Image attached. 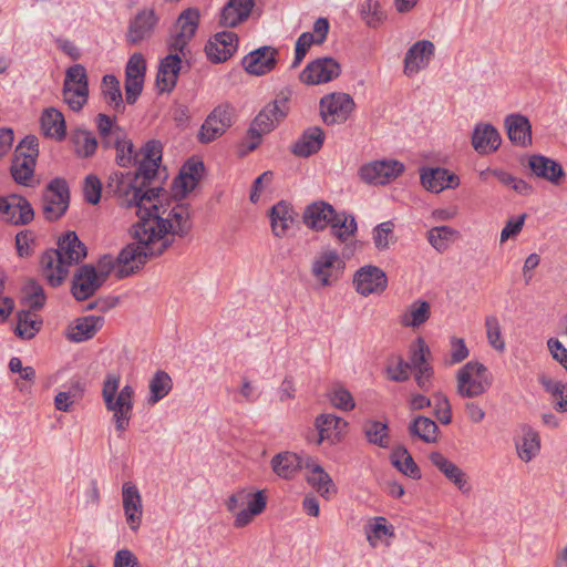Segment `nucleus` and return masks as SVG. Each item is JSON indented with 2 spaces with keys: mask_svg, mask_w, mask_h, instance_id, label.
Instances as JSON below:
<instances>
[{
  "mask_svg": "<svg viewBox=\"0 0 567 567\" xmlns=\"http://www.w3.org/2000/svg\"><path fill=\"white\" fill-rule=\"evenodd\" d=\"M187 209L183 206L171 210L168 217L163 218L151 209L145 210L142 221L132 226L131 235L134 243L127 244L121 251L118 261L126 265L137 260V267H144L148 259L161 256L171 245L168 234L185 237L190 230Z\"/></svg>",
  "mask_w": 567,
  "mask_h": 567,
  "instance_id": "f257e3e1",
  "label": "nucleus"
},
{
  "mask_svg": "<svg viewBox=\"0 0 567 567\" xmlns=\"http://www.w3.org/2000/svg\"><path fill=\"white\" fill-rule=\"evenodd\" d=\"M87 255L86 246L75 231H66L58 239V248L47 249L41 258L42 274L51 287L62 285L69 272V267L80 264Z\"/></svg>",
  "mask_w": 567,
  "mask_h": 567,
  "instance_id": "f03ea898",
  "label": "nucleus"
},
{
  "mask_svg": "<svg viewBox=\"0 0 567 567\" xmlns=\"http://www.w3.org/2000/svg\"><path fill=\"white\" fill-rule=\"evenodd\" d=\"M120 377L109 373L103 383V399L109 411L113 412V422L121 435L127 430L133 411L134 390L126 384L118 392Z\"/></svg>",
  "mask_w": 567,
  "mask_h": 567,
  "instance_id": "7ed1b4c3",
  "label": "nucleus"
},
{
  "mask_svg": "<svg viewBox=\"0 0 567 567\" xmlns=\"http://www.w3.org/2000/svg\"><path fill=\"white\" fill-rule=\"evenodd\" d=\"M288 100L287 95L280 94L256 115L248 130V136L255 141L248 144L245 153L256 150L261 136L271 132L276 123L287 115Z\"/></svg>",
  "mask_w": 567,
  "mask_h": 567,
  "instance_id": "20e7f679",
  "label": "nucleus"
},
{
  "mask_svg": "<svg viewBox=\"0 0 567 567\" xmlns=\"http://www.w3.org/2000/svg\"><path fill=\"white\" fill-rule=\"evenodd\" d=\"M267 506V496L264 491L255 493L245 489L233 494L227 501V509L235 513L234 526L241 528L247 526L255 516L261 514Z\"/></svg>",
  "mask_w": 567,
  "mask_h": 567,
  "instance_id": "39448f33",
  "label": "nucleus"
},
{
  "mask_svg": "<svg viewBox=\"0 0 567 567\" xmlns=\"http://www.w3.org/2000/svg\"><path fill=\"white\" fill-rule=\"evenodd\" d=\"M457 394L462 398H476L492 384L487 368L478 361L465 363L456 374Z\"/></svg>",
  "mask_w": 567,
  "mask_h": 567,
  "instance_id": "423d86ee",
  "label": "nucleus"
},
{
  "mask_svg": "<svg viewBox=\"0 0 567 567\" xmlns=\"http://www.w3.org/2000/svg\"><path fill=\"white\" fill-rule=\"evenodd\" d=\"M43 213L48 220L60 219L68 210L70 189L66 181L55 177L49 182L43 194Z\"/></svg>",
  "mask_w": 567,
  "mask_h": 567,
  "instance_id": "0eeeda50",
  "label": "nucleus"
},
{
  "mask_svg": "<svg viewBox=\"0 0 567 567\" xmlns=\"http://www.w3.org/2000/svg\"><path fill=\"white\" fill-rule=\"evenodd\" d=\"M403 171L404 165L396 159H380L362 165L358 175L365 184L385 185L400 176Z\"/></svg>",
  "mask_w": 567,
  "mask_h": 567,
  "instance_id": "6e6552de",
  "label": "nucleus"
},
{
  "mask_svg": "<svg viewBox=\"0 0 567 567\" xmlns=\"http://www.w3.org/2000/svg\"><path fill=\"white\" fill-rule=\"evenodd\" d=\"M205 173V164L195 157L188 158L172 183L173 196L177 200L185 199L192 193Z\"/></svg>",
  "mask_w": 567,
  "mask_h": 567,
  "instance_id": "1a4fd4ad",
  "label": "nucleus"
},
{
  "mask_svg": "<svg viewBox=\"0 0 567 567\" xmlns=\"http://www.w3.org/2000/svg\"><path fill=\"white\" fill-rule=\"evenodd\" d=\"M234 109L228 104L216 106L202 124L198 141L208 144L223 135L233 123Z\"/></svg>",
  "mask_w": 567,
  "mask_h": 567,
  "instance_id": "9d476101",
  "label": "nucleus"
},
{
  "mask_svg": "<svg viewBox=\"0 0 567 567\" xmlns=\"http://www.w3.org/2000/svg\"><path fill=\"white\" fill-rule=\"evenodd\" d=\"M198 20L199 12L193 8L186 9L179 14L168 42L171 50L179 51L185 55L184 50L197 30Z\"/></svg>",
  "mask_w": 567,
  "mask_h": 567,
  "instance_id": "9b49d317",
  "label": "nucleus"
},
{
  "mask_svg": "<svg viewBox=\"0 0 567 567\" xmlns=\"http://www.w3.org/2000/svg\"><path fill=\"white\" fill-rule=\"evenodd\" d=\"M95 266L91 264L81 265L73 275L71 293L78 301L91 298L102 286Z\"/></svg>",
  "mask_w": 567,
  "mask_h": 567,
  "instance_id": "f8f14e48",
  "label": "nucleus"
},
{
  "mask_svg": "<svg viewBox=\"0 0 567 567\" xmlns=\"http://www.w3.org/2000/svg\"><path fill=\"white\" fill-rule=\"evenodd\" d=\"M353 107V99L346 93H331L320 101V113L326 124L346 122Z\"/></svg>",
  "mask_w": 567,
  "mask_h": 567,
  "instance_id": "ddd939ff",
  "label": "nucleus"
},
{
  "mask_svg": "<svg viewBox=\"0 0 567 567\" xmlns=\"http://www.w3.org/2000/svg\"><path fill=\"white\" fill-rule=\"evenodd\" d=\"M89 97L87 73H65L63 99L69 107L78 112L83 109Z\"/></svg>",
  "mask_w": 567,
  "mask_h": 567,
  "instance_id": "4468645a",
  "label": "nucleus"
},
{
  "mask_svg": "<svg viewBox=\"0 0 567 567\" xmlns=\"http://www.w3.org/2000/svg\"><path fill=\"white\" fill-rule=\"evenodd\" d=\"M353 285L361 296L380 293L388 286L385 272L377 266L368 265L361 267L353 276Z\"/></svg>",
  "mask_w": 567,
  "mask_h": 567,
  "instance_id": "2eb2a0df",
  "label": "nucleus"
},
{
  "mask_svg": "<svg viewBox=\"0 0 567 567\" xmlns=\"http://www.w3.org/2000/svg\"><path fill=\"white\" fill-rule=\"evenodd\" d=\"M157 20L152 9L138 11L128 23L126 41L132 45H138L150 40L155 31Z\"/></svg>",
  "mask_w": 567,
  "mask_h": 567,
  "instance_id": "dca6fc26",
  "label": "nucleus"
},
{
  "mask_svg": "<svg viewBox=\"0 0 567 567\" xmlns=\"http://www.w3.org/2000/svg\"><path fill=\"white\" fill-rule=\"evenodd\" d=\"M238 37L233 31L217 32L205 45V53L213 63L227 61L237 50Z\"/></svg>",
  "mask_w": 567,
  "mask_h": 567,
  "instance_id": "f3484780",
  "label": "nucleus"
},
{
  "mask_svg": "<svg viewBox=\"0 0 567 567\" xmlns=\"http://www.w3.org/2000/svg\"><path fill=\"white\" fill-rule=\"evenodd\" d=\"M526 166L530 169L532 175L554 185H559L565 176V171L559 162L540 154L529 155Z\"/></svg>",
  "mask_w": 567,
  "mask_h": 567,
  "instance_id": "a211bd4d",
  "label": "nucleus"
},
{
  "mask_svg": "<svg viewBox=\"0 0 567 567\" xmlns=\"http://www.w3.org/2000/svg\"><path fill=\"white\" fill-rule=\"evenodd\" d=\"M278 50L264 45L252 50L241 60L244 71H271L277 68Z\"/></svg>",
  "mask_w": 567,
  "mask_h": 567,
  "instance_id": "6ab92c4d",
  "label": "nucleus"
},
{
  "mask_svg": "<svg viewBox=\"0 0 567 567\" xmlns=\"http://www.w3.org/2000/svg\"><path fill=\"white\" fill-rule=\"evenodd\" d=\"M122 496L127 524L132 530H136L141 524L143 514L140 491L132 482H125L122 486Z\"/></svg>",
  "mask_w": 567,
  "mask_h": 567,
  "instance_id": "aec40b11",
  "label": "nucleus"
},
{
  "mask_svg": "<svg viewBox=\"0 0 567 567\" xmlns=\"http://www.w3.org/2000/svg\"><path fill=\"white\" fill-rule=\"evenodd\" d=\"M504 125L513 144L520 147L532 145V125L526 116L517 113L509 114L505 117Z\"/></svg>",
  "mask_w": 567,
  "mask_h": 567,
  "instance_id": "412c9836",
  "label": "nucleus"
},
{
  "mask_svg": "<svg viewBox=\"0 0 567 567\" xmlns=\"http://www.w3.org/2000/svg\"><path fill=\"white\" fill-rule=\"evenodd\" d=\"M332 217H334L333 206L323 200L308 205L302 215L305 225L317 231L330 226Z\"/></svg>",
  "mask_w": 567,
  "mask_h": 567,
  "instance_id": "4be33fe9",
  "label": "nucleus"
},
{
  "mask_svg": "<svg viewBox=\"0 0 567 567\" xmlns=\"http://www.w3.org/2000/svg\"><path fill=\"white\" fill-rule=\"evenodd\" d=\"M435 45L430 40L416 41L406 52L404 58L405 71L426 69L434 56Z\"/></svg>",
  "mask_w": 567,
  "mask_h": 567,
  "instance_id": "5701e85b",
  "label": "nucleus"
},
{
  "mask_svg": "<svg viewBox=\"0 0 567 567\" xmlns=\"http://www.w3.org/2000/svg\"><path fill=\"white\" fill-rule=\"evenodd\" d=\"M297 214L290 203L279 200L269 210V218L274 236L282 238L295 223Z\"/></svg>",
  "mask_w": 567,
  "mask_h": 567,
  "instance_id": "b1692460",
  "label": "nucleus"
},
{
  "mask_svg": "<svg viewBox=\"0 0 567 567\" xmlns=\"http://www.w3.org/2000/svg\"><path fill=\"white\" fill-rule=\"evenodd\" d=\"M502 143L498 131L491 124H477L472 134V145L480 154L495 152Z\"/></svg>",
  "mask_w": 567,
  "mask_h": 567,
  "instance_id": "393cba45",
  "label": "nucleus"
},
{
  "mask_svg": "<svg viewBox=\"0 0 567 567\" xmlns=\"http://www.w3.org/2000/svg\"><path fill=\"white\" fill-rule=\"evenodd\" d=\"M343 269L344 262L336 250H326L317 256L312 262V275L317 277L322 286H330L332 270Z\"/></svg>",
  "mask_w": 567,
  "mask_h": 567,
  "instance_id": "a878e982",
  "label": "nucleus"
},
{
  "mask_svg": "<svg viewBox=\"0 0 567 567\" xmlns=\"http://www.w3.org/2000/svg\"><path fill=\"white\" fill-rule=\"evenodd\" d=\"M323 141L324 133L319 126L308 127L295 142L291 152L300 157H309L321 148Z\"/></svg>",
  "mask_w": 567,
  "mask_h": 567,
  "instance_id": "bb28decb",
  "label": "nucleus"
},
{
  "mask_svg": "<svg viewBox=\"0 0 567 567\" xmlns=\"http://www.w3.org/2000/svg\"><path fill=\"white\" fill-rule=\"evenodd\" d=\"M118 258H120V255L115 259L111 255H103L97 260V267H99L97 275H99V278L103 282L106 281V279L109 278L110 274L113 270H115V276L117 279H123V278L128 277L132 274H135L136 271H138L142 268V267L135 268V266H137V264H138L137 260L136 261L132 260L126 266V265L120 262Z\"/></svg>",
  "mask_w": 567,
  "mask_h": 567,
  "instance_id": "cd10ccee",
  "label": "nucleus"
},
{
  "mask_svg": "<svg viewBox=\"0 0 567 567\" xmlns=\"http://www.w3.org/2000/svg\"><path fill=\"white\" fill-rule=\"evenodd\" d=\"M430 460L432 464L437 467L447 480L454 483L461 492H470L471 487L467 485L465 474L456 464L447 460L440 452H432Z\"/></svg>",
  "mask_w": 567,
  "mask_h": 567,
  "instance_id": "c85d7f7f",
  "label": "nucleus"
},
{
  "mask_svg": "<svg viewBox=\"0 0 567 567\" xmlns=\"http://www.w3.org/2000/svg\"><path fill=\"white\" fill-rule=\"evenodd\" d=\"M254 7V0H229L220 13V24L234 28L246 20Z\"/></svg>",
  "mask_w": 567,
  "mask_h": 567,
  "instance_id": "c756f323",
  "label": "nucleus"
},
{
  "mask_svg": "<svg viewBox=\"0 0 567 567\" xmlns=\"http://www.w3.org/2000/svg\"><path fill=\"white\" fill-rule=\"evenodd\" d=\"M116 136L111 141V147L116 150V164L121 167H130L137 163L138 153L131 141L125 138L124 131L115 127Z\"/></svg>",
  "mask_w": 567,
  "mask_h": 567,
  "instance_id": "7c9ffc66",
  "label": "nucleus"
},
{
  "mask_svg": "<svg viewBox=\"0 0 567 567\" xmlns=\"http://www.w3.org/2000/svg\"><path fill=\"white\" fill-rule=\"evenodd\" d=\"M102 317L87 316L80 318L75 321V324L73 327L69 328L66 337L72 342L86 341L93 338V336L102 327Z\"/></svg>",
  "mask_w": 567,
  "mask_h": 567,
  "instance_id": "2f4dec72",
  "label": "nucleus"
},
{
  "mask_svg": "<svg viewBox=\"0 0 567 567\" xmlns=\"http://www.w3.org/2000/svg\"><path fill=\"white\" fill-rule=\"evenodd\" d=\"M41 128L45 136L64 140L66 126L63 114L54 107L45 109L41 116Z\"/></svg>",
  "mask_w": 567,
  "mask_h": 567,
  "instance_id": "473e14b6",
  "label": "nucleus"
},
{
  "mask_svg": "<svg viewBox=\"0 0 567 567\" xmlns=\"http://www.w3.org/2000/svg\"><path fill=\"white\" fill-rule=\"evenodd\" d=\"M127 187L128 196L123 198V204H125L127 207L137 208L136 214L140 217V221H142L146 209H151L152 213L158 212V207L155 204H152L150 207L144 206V202H150V197L146 192L147 187H143L142 183L140 186H137L134 179H130Z\"/></svg>",
  "mask_w": 567,
  "mask_h": 567,
  "instance_id": "72a5a7b5",
  "label": "nucleus"
},
{
  "mask_svg": "<svg viewBox=\"0 0 567 567\" xmlns=\"http://www.w3.org/2000/svg\"><path fill=\"white\" fill-rule=\"evenodd\" d=\"M392 465L400 471L403 475L413 480L421 478V470L413 460L408 449L403 445H398L391 453Z\"/></svg>",
  "mask_w": 567,
  "mask_h": 567,
  "instance_id": "f704fd0d",
  "label": "nucleus"
},
{
  "mask_svg": "<svg viewBox=\"0 0 567 567\" xmlns=\"http://www.w3.org/2000/svg\"><path fill=\"white\" fill-rule=\"evenodd\" d=\"M102 95L104 102L115 112L121 113L125 110L123 95L120 87V81L113 73H105L102 80Z\"/></svg>",
  "mask_w": 567,
  "mask_h": 567,
  "instance_id": "c9c22d12",
  "label": "nucleus"
},
{
  "mask_svg": "<svg viewBox=\"0 0 567 567\" xmlns=\"http://www.w3.org/2000/svg\"><path fill=\"white\" fill-rule=\"evenodd\" d=\"M315 425L318 431L317 443L320 444L324 440H332V436H337L348 424L343 419L334 414L323 413L316 417Z\"/></svg>",
  "mask_w": 567,
  "mask_h": 567,
  "instance_id": "e433bc0d",
  "label": "nucleus"
},
{
  "mask_svg": "<svg viewBox=\"0 0 567 567\" xmlns=\"http://www.w3.org/2000/svg\"><path fill=\"white\" fill-rule=\"evenodd\" d=\"M409 434L423 441L424 443H435L437 441V424L430 417L417 415L408 427Z\"/></svg>",
  "mask_w": 567,
  "mask_h": 567,
  "instance_id": "4c0bfd02",
  "label": "nucleus"
},
{
  "mask_svg": "<svg viewBox=\"0 0 567 567\" xmlns=\"http://www.w3.org/2000/svg\"><path fill=\"white\" fill-rule=\"evenodd\" d=\"M271 468L280 477L289 480L300 470L299 454L282 452L271 458Z\"/></svg>",
  "mask_w": 567,
  "mask_h": 567,
  "instance_id": "58836bf2",
  "label": "nucleus"
},
{
  "mask_svg": "<svg viewBox=\"0 0 567 567\" xmlns=\"http://www.w3.org/2000/svg\"><path fill=\"white\" fill-rule=\"evenodd\" d=\"M330 227L334 237L340 241H346L355 234L357 221L352 214L334 209V217H332Z\"/></svg>",
  "mask_w": 567,
  "mask_h": 567,
  "instance_id": "ea45409f",
  "label": "nucleus"
},
{
  "mask_svg": "<svg viewBox=\"0 0 567 567\" xmlns=\"http://www.w3.org/2000/svg\"><path fill=\"white\" fill-rule=\"evenodd\" d=\"M363 432L370 444L381 449H388L390 445L389 425L386 422L368 420L363 424Z\"/></svg>",
  "mask_w": 567,
  "mask_h": 567,
  "instance_id": "a19ab883",
  "label": "nucleus"
},
{
  "mask_svg": "<svg viewBox=\"0 0 567 567\" xmlns=\"http://www.w3.org/2000/svg\"><path fill=\"white\" fill-rule=\"evenodd\" d=\"M329 32V21L326 18H318L313 24V33L303 32L296 42L298 49H302L306 53L312 44H321Z\"/></svg>",
  "mask_w": 567,
  "mask_h": 567,
  "instance_id": "79ce46f5",
  "label": "nucleus"
},
{
  "mask_svg": "<svg viewBox=\"0 0 567 567\" xmlns=\"http://www.w3.org/2000/svg\"><path fill=\"white\" fill-rule=\"evenodd\" d=\"M150 396L147 402L155 404L164 399L173 388V381L169 374L163 370H157L150 380Z\"/></svg>",
  "mask_w": 567,
  "mask_h": 567,
  "instance_id": "37998d69",
  "label": "nucleus"
},
{
  "mask_svg": "<svg viewBox=\"0 0 567 567\" xmlns=\"http://www.w3.org/2000/svg\"><path fill=\"white\" fill-rule=\"evenodd\" d=\"M307 482L324 498H329L331 492H336V487L330 475L321 465H316L307 475Z\"/></svg>",
  "mask_w": 567,
  "mask_h": 567,
  "instance_id": "c03bdc74",
  "label": "nucleus"
},
{
  "mask_svg": "<svg viewBox=\"0 0 567 567\" xmlns=\"http://www.w3.org/2000/svg\"><path fill=\"white\" fill-rule=\"evenodd\" d=\"M30 309L20 310L17 313L18 323L14 333L24 340L32 339L42 327V320L32 318Z\"/></svg>",
  "mask_w": 567,
  "mask_h": 567,
  "instance_id": "a18cd8bd",
  "label": "nucleus"
},
{
  "mask_svg": "<svg viewBox=\"0 0 567 567\" xmlns=\"http://www.w3.org/2000/svg\"><path fill=\"white\" fill-rule=\"evenodd\" d=\"M22 302L25 303L30 310L37 311L43 308L45 303V293L43 287L35 280L29 279L23 287Z\"/></svg>",
  "mask_w": 567,
  "mask_h": 567,
  "instance_id": "49530a36",
  "label": "nucleus"
},
{
  "mask_svg": "<svg viewBox=\"0 0 567 567\" xmlns=\"http://www.w3.org/2000/svg\"><path fill=\"white\" fill-rule=\"evenodd\" d=\"M37 161L22 157H13L10 173L16 183L27 186L34 173Z\"/></svg>",
  "mask_w": 567,
  "mask_h": 567,
  "instance_id": "de8ad7c7",
  "label": "nucleus"
},
{
  "mask_svg": "<svg viewBox=\"0 0 567 567\" xmlns=\"http://www.w3.org/2000/svg\"><path fill=\"white\" fill-rule=\"evenodd\" d=\"M365 534L369 544L375 547L383 537L394 536V527L388 524L386 518L378 516L373 518V523L365 526Z\"/></svg>",
  "mask_w": 567,
  "mask_h": 567,
  "instance_id": "09e8293b",
  "label": "nucleus"
},
{
  "mask_svg": "<svg viewBox=\"0 0 567 567\" xmlns=\"http://www.w3.org/2000/svg\"><path fill=\"white\" fill-rule=\"evenodd\" d=\"M362 20L370 28L380 27L385 20V13L377 0H364L360 6Z\"/></svg>",
  "mask_w": 567,
  "mask_h": 567,
  "instance_id": "8fccbe9b",
  "label": "nucleus"
},
{
  "mask_svg": "<svg viewBox=\"0 0 567 567\" xmlns=\"http://www.w3.org/2000/svg\"><path fill=\"white\" fill-rule=\"evenodd\" d=\"M446 174L447 169L442 167L423 169L421 173V184L429 192L440 193L444 190V177Z\"/></svg>",
  "mask_w": 567,
  "mask_h": 567,
  "instance_id": "3c124183",
  "label": "nucleus"
},
{
  "mask_svg": "<svg viewBox=\"0 0 567 567\" xmlns=\"http://www.w3.org/2000/svg\"><path fill=\"white\" fill-rule=\"evenodd\" d=\"M540 442L539 436L534 431H528L524 434L522 443L517 444V452L520 460L529 462L539 452Z\"/></svg>",
  "mask_w": 567,
  "mask_h": 567,
  "instance_id": "603ef678",
  "label": "nucleus"
},
{
  "mask_svg": "<svg viewBox=\"0 0 567 567\" xmlns=\"http://www.w3.org/2000/svg\"><path fill=\"white\" fill-rule=\"evenodd\" d=\"M486 337L489 346L496 351L503 352L505 342L502 337L501 324L495 316H487L485 318Z\"/></svg>",
  "mask_w": 567,
  "mask_h": 567,
  "instance_id": "864d4df0",
  "label": "nucleus"
},
{
  "mask_svg": "<svg viewBox=\"0 0 567 567\" xmlns=\"http://www.w3.org/2000/svg\"><path fill=\"white\" fill-rule=\"evenodd\" d=\"M135 165H137V168L134 172V174H132L131 179H134L135 182L141 179L143 187H150L152 181L157 175L159 165L153 161H143V159H141V161L137 159V163Z\"/></svg>",
  "mask_w": 567,
  "mask_h": 567,
  "instance_id": "5fc2aeb1",
  "label": "nucleus"
},
{
  "mask_svg": "<svg viewBox=\"0 0 567 567\" xmlns=\"http://www.w3.org/2000/svg\"><path fill=\"white\" fill-rule=\"evenodd\" d=\"M430 303L424 300H416L410 307V319L404 317L403 323L406 327H419L430 318Z\"/></svg>",
  "mask_w": 567,
  "mask_h": 567,
  "instance_id": "6e6d98bb",
  "label": "nucleus"
},
{
  "mask_svg": "<svg viewBox=\"0 0 567 567\" xmlns=\"http://www.w3.org/2000/svg\"><path fill=\"white\" fill-rule=\"evenodd\" d=\"M132 178V173L114 172L109 176L106 185L107 192L113 193L118 198L128 196V181Z\"/></svg>",
  "mask_w": 567,
  "mask_h": 567,
  "instance_id": "4d7b16f0",
  "label": "nucleus"
},
{
  "mask_svg": "<svg viewBox=\"0 0 567 567\" xmlns=\"http://www.w3.org/2000/svg\"><path fill=\"white\" fill-rule=\"evenodd\" d=\"M114 118L104 114H97L95 122L99 130V133L102 137V144L104 147H111V141L116 136L115 127L117 125L114 124Z\"/></svg>",
  "mask_w": 567,
  "mask_h": 567,
  "instance_id": "13d9d810",
  "label": "nucleus"
},
{
  "mask_svg": "<svg viewBox=\"0 0 567 567\" xmlns=\"http://www.w3.org/2000/svg\"><path fill=\"white\" fill-rule=\"evenodd\" d=\"M125 99L127 104H134L142 93L145 73H125Z\"/></svg>",
  "mask_w": 567,
  "mask_h": 567,
  "instance_id": "bf43d9fd",
  "label": "nucleus"
},
{
  "mask_svg": "<svg viewBox=\"0 0 567 567\" xmlns=\"http://www.w3.org/2000/svg\"><path fill=\"white\" fill-rule=\"evenodd\" d=\"M411 364L402 357L393 358L386 367V374L391 381L404 382L410 379Z\"/></svg>",
  "mask_w": 567,
  "mask_h": 567,
  "instance_id": "052dcab7",
  "label": "nucleus"
},
{
  "mask_svg": "<svg viewBox=\"0 0 567 567\" xmlns=\"http://www.w3.org/2000/svg\"><path fill=\"white\" fill-rule=\"evenodd\" d=\"M455 234V230L449 226L433 227L427 233L429 243L437 250L443 251L447 248V241Z\"/></svg>",
  "mask_w": 567,
  "mask_h": 567,
  "instance_id": "680f3d73",
  "label": "nucleus"
},
{
  "mask_svg": "<svg viewBox=\"0 0 567 567\" xmlns=\"http://www.w3.org/2000/svg\"><path fill=\"white\" fill-rule=\"evenodd\" d=\"M13 200H17V213H19L16 219H12V225L21 226L30 224L34 218V210L27 198L20 195H13Z\"/></svg>",
  "mask_w": 567,
  "mask_h": 567,
  "instance_id": "e2e57ef3",
  "label": "nucleus"
},
{
  "mask_svg": "<svg viewBox=\"0 0 567 567\" xmlns=\"http://www.w3.org/2000/svg\"><path fill=\"white\" fill-rule=\"evenodd\" d=\"M16 157L29 158L37 161L39 156V141L34 135H27L17 146L14 151Z\"/></svg>",
  "mask_w": 567,
  "mask_h": 567,
  "instance_id": "0e129e2a",
  "label": "nucleus"
},
{
  "mask_svg": "<svg viewBox=\"0 0 567 567\" xmlns=\"http://www.w3.org/2000/svg\"><path fill=\"white\" fill-rule=\"evenodd\" d=\"M434 413L437 420L446 425L452 422V409L447 396L441 392L434 394Z\"/></svg>",
  "mask_w": 567,
  "mask_h": 567,
  "instance_id": "69168bd1",
  "label": "nucleus"
},
{
  "mask_svg": "<svg viewBox=\"0 0 567 567\" xmlns=\"http://www.w3.org/2000/svg\"><path fill=\"white\" fill-rule=\"evenodd\" d=\"M102 183L95 175H87L84 183L85 200L92 205H96L101 200Z\"/></svg>",
  "mask_w": 567,
  "mask_h": 567,
  "instance_id": "338daca9",
  "label": "nucleus"
},
{
  "mask_svg": "<svg viewBox=\"0 0 567 567\" xmlns=\"http://www.w3.org/2000/svg\"><path fill=\"white\" fill-rule=\"evenodd\" d=\"M330 401L333 406L342 411H351L355 405L352 394L343 388L333 389Z\"/></svg>",
  "mask_w": 567,
  "mask_h": 567,
  "instance_id": "774afa93",
  "label": "nucleus"
}]
</instances>
